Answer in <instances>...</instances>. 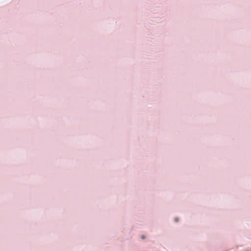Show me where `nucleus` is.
Masks as SVG:
<instances>
[{
	"label": "nucleus",
	"mask_w": 251,
	"mask_h": 251,
	"mask_svg": "<svg viewBox=\"0 0 251 251\" xmlns=\"http://www.w3.org/2000/svg\"><path fill=\"white\" fill-rule=\"evenodd\" d=\"M142 237V238L143 239H145V236H143H143H142V237Z\"/></svg>",
	"instance_id": "1"
},
{
	"label": "nucleus",
	"mask_w": 251,
	"mask_h": 251,
	"mask_svg": "<svg viewBox=\"0 0 251 251\" xmlns=\"http://www.w3.org/2000/svg\"><path fill=\"white\" fill-rule=\"evenodd\" d=\"M175 221H176V222H177L178 220H177V219H176V220H175Z\"/></svg>",
	"instance_id": "2"
}]
</instances>
